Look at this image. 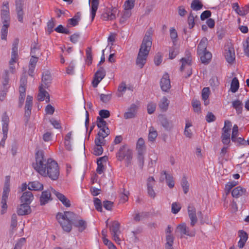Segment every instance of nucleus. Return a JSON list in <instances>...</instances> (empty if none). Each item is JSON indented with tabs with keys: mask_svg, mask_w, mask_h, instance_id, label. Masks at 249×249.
Here are the masks:
<instances>
[{
	"mask_svg": "<svg viewBox=\"0 0 249 249\" xmlns=\"http://www.w3.org/2000/svg\"><path fill=\"white\" fill-rule=\"evenodd\" d=\"M36 162L32 163L34 169L43 177H48L53 180L58 179L59 168L57 163L52 159L46 160L43 150H39L35 154Z\"/></svg>",
	"mask_w": 249,
	"mask_h": 249,
	"instance_id": "obj_1",
	"label": "nucleus"
},
{
	"mask_svg": "<svg viewBox=\"0 0 249 249\" xmlns=\"http://www.w3.org/2000/svg\"><path fill=\"white\" fill-rule=\"evenodd\" d=\"M77 215L70 211H65L64 213H58L56 218L61 225L62 229L66 232H70L72 229V225L78 229L79 232L83 231L87 227L86 221L77 218Z\"/></svg>",
	"mask_w": 249,
	"mask_h": 249,
	"instance_id": "obj_2",
	"label": "nucleus"
},
{
	"mask_svg": "<svg viewBox=\"0 0 249 249\" xmlns=\"http://www.w3.org/2000/svg\"><path fill=\"white\" fill-rule=\"evenodd\" d=\"M118 160L122 161L125 160V166L128 167L131 163L133 158V151L128 148L126 145L121 146L116 154Z\"/></svg>",
	"mask_w": 249,
	"mask_h": 249,
	"instance_id": "obj_3",
	"label": "nucleus"
},
{
	"mask_svg": "<svg viewBox=\"0 0 249 249\" xmlns=\"http://www.w3.org/2000/svg\"><path fill=\"white\" fill-rule=\"evenodd\" d=\"M151 48L141 46L136 59V64L141 69L146 63L147 57Z\"/></svg>",
	"mask_w": 249,
	"mask_h": 249,
	"instance_id": "obj_4",
	"label": "nucleus"
},
{
	"mask_svg": "<svg viewBox=\"0 0 249 249\" xmlns=\"http://www.w3.org/2000/svg\"><path fill=\"white\" fill-rule=\"evenodd\" d=\"M120 228V224L117 221H113L111 225L109 226L110 231L113 237V240L119 244L121 241V239L119 237V234L121 232Z\"/></svg>",
	"mask_w": 249,
	"mask_h": 249,
	"instance_id": "obj_5",
	"label": "nucleus"
},
{
	"mask_svg": "<svg viewBox=\"0 0 249 249\" xmlns=\"http://www.w3.org/2000/svg\"><path fill=\"white\" fill-rule=\"evenodd\" d=\"M2 131L3 137L1 139V142L4 143L7 138V134L8 131V126L9 123V118L6 112H4L2 116Z\"/></svg>",
	"mask_w": 249,
	"mask_h": 249,
	"instance_id": "obj_6",
	"label": "nucleus"
},
{
	"mask_svg": "<svg viewBox=\"0 0 249 249\" xmlns=\"http://www.w3.org/2000/svg\"><path fill=\"white\" fill-rule=\"evenodd\" d=\"M106 72L104 68L100 67L94 75V79L92 82V86L96 88L100 81L106 76Z\"/></svg>",
	"mask_w": 249,
	"mask_h": 249,
	"instance_id": "obj_7",
	"label": "nucleus"
},
{
	"mask_svg": "<svg viewBox=\"0 0 249 249\" xmlns=\"http://www.w3.org/2000/svg\"><path fill=\"white\" fill-rule=\"evenodd\" d=\"M1 18L2 23L10 24V12L9 3L7 1L3 2L1 10Z\"/></svg>",
	"mask_w": 249,
	"mask_h": 249,
	"instance_id": "obj_8",
	"label": "nucleus"
},
{
	"mask_svg": "<svg viewBox=\"0 0 249 249\" xmlns=\"http://www.w3.org/2000/svg\"><path fill=\"white\" fill-rule=\"evenodd\" d=\"M117 9L115 7L107 8L102 14L101 18L104 20H112L116 18Z\"/></svg>",
	"mask_w": 249,
	"mask_h": 249,
	"instance_id": "obj_9",
	"label": "nucleus"
},
{
	"mask_svg": "<svg viewBox=\"0 0 249 249\" xmlns=\"http://www.w3.org/2000/svg\"><path fill=\"white\" fill-rule=\"evenodd\" d=\"M52 193L54 194L58 199L66 207L71 206L70 200L63 194L58 192L53 188H51Z\"/></svg>",
	"mask_w": 249,
	"mask_h": 249,
	"instance_id": "obj_10",
	"label": "nucleus"
},
{
	"mask_svg": "<svg viewBox=\"0 0 249 249\" xmlns=\"http://www.w3.org/2000/svg\"><path fill=\"white\" fill-rule=\"evenodd\" d=\"M160 86L162 91L167 92L171 88L170 80L168 73L163 74L160 81Z\"/></svg>",
	"mask_w": 249,
	"mask_h": 249,
	"instance_id": "obj_11",
	"label": "nucleus"
},
{
	"mask_svg": "<svg viewBox=\"0 0 249 249\" xmlns=\"http://www.w3.org/2000/svg\"><path fill=\"white\" fill-rule=\"evenodd\" d=\"M51 187L47 190L42 192L41 195L40 197V202L41 205H44L49 201H52L53 198L51 197V194L52 193L51 189Z\"/></svg>",
	"mask_w": 249,
	"mask_h": 249,
	"instance_id": "obj_12",
	"label": "nucleus"
},
{
	"mask_svg": "<svg viewBox=\"0 0 249 249\" xmlns=\"http://www.w3.org/2000/svg\"><path fill=\"white\" fill-rule=\"evenodd\" d=\"M225 57L226 61L230 64H232L235 61L234 49L232 47H228L225 48Z\"/></svg>",
	"mask_w": 249,
	"mask_h": 249,
	"instance_id": "obj_13",
	"label": "nucleus"
},
{
	"mask_svg": "<svg viewBox=\"0 0 249 249\" xmlns=\"http://www.w3.org/2000/svg\"><path fill=\"white\" fill-rule=\"evenodd\" d=\"M17 212L18 215H25L30 214L31 213L30 205L22 203L18 207Z\"/></svg>",
	"mask_w": 249,
	"mask_h": 249,
	"instance_id": "obj_14",
	"label": "nucleus"
},
{
	"mask_svg": "<svg viewBox=\"0 0 249 249\" xmlns=\"http://www.w3.org/2000/svg\"><path fill=\"white\" fill-rule=\"evenodd\" d=\"M52 76L49 71L43 73L41 84L40 86H42L44 88L48 89L51 83Z\"/></svg>",
	"mask_w": 249,
	"mask_h": 249,
	"instance_id": "obj_15",
	"label": "nucleus"
},
{
	"mask_svg": "<svg viewBox=\"0 0 249 249\" xmlns=\"http://www.w3.org/2000/svg\"><path fill=\"white\" fill-rule=\"evenodd\" d=\"M45 89L43 88L42 86H39L37 100L39 101H43L46 97V102L48 103L50 102V96L48 92L45 90Z\"/></svg>",
	"mask_w": 249,
	"mask_h": 249,
	"instance_id": "obj_16",
	"label": "nucleus"
},
{
	"mask_svg": "<svg viewBox=\"0 0 249 249\" xmlns=\"http://www.w3.org/2000/svg\"><path fill=\"white\" fill-rule=\"evenodd\" d=\"M158 119L161 125L166 130H170L172 126V124L169 121L167 117L164 115H160L158 116Z\"/></svg>",
	"mask_w": 249,
	"mask_h": 249,
	"instance_id": "obj_17",
	"label": "nucleus"
},
{
	"mask_svg": "<svg viewBox=\"0 0 249 249\" xmlns=\"http://www.w3.org/2000/svg\"><path fill=\"white\" fill-rule=\"evenodd\" d=\"M34 198V196L30 191H26L23 193L20 197L21 202L30 205Z\"/></svg>",
	"mask_w": 249,
	"mask_h": 249,
	"instance_id": "obj_18",
	"label": "nucleus"
},
{
	"mask_svg": "<svg viewBox=\"0 0 249 249\" xmlns=\"http://www.w3.org/2000/svg\"><path fill=\"white\" fill-rule=\"evenodd\" d=\"M232 196L233 197L238 198L242 196L248 195L246 189L241 186H237L234 188L231 192Z\"/></svg>",
	"mask_w": 249,
	"mask_h": 249,
	"instance_id": "obj_19",
	"label": "nucleus"
},
{
	"mask_svg": "<svg viewBox=\"0 0 249 249\" xmlns=\"http://www.w3.org/2000/svg\"><path fill=\"white\" fill-rule=\"evenodd\" d=\"M151 36V32L150 31H147L141 46L151 48L152 44Z\"/></svg>",
	"mask_w": 249,
	"mask_h": 249,
	"instance_id": "obj_20",
	"label": "nucleus"
},
{
	"mask_svg": "<svg viewBox=\"0 0 249 249\" xmlns=\"http://www.w3.org/2000/svg\"><path fill=\"white\" fill-rule=\"evenodd\" d=\"M207 39L206 37L203 38L197 46V53L200 55L202 53L207 52Z\"/></svg>",
	"mask_w": 249,
	"mask_h": 249,
	"instance_id": "obj_21",
	"label": "nucleus"
},
{
	"mask_svg": "<svg viewBox=\"0 0 249 249\" xmlns=\"http://www.w3.org/2000/svg\"><path fill=\"white\" fill-rule=\"evenodd\" d=\"M27 83V77L26 75L25 74L22 75L20 80V86L19 88L20 95L25 96Z\"/></svg>",
	"mask_w": 249,
	"mask_h": 249,
	"instance_id": "obj_22",
	"label": "nucleus"
},
{
	"mask_svg": "<svg viewBox=\"0 0 249 249\" xmlns=\"http://www.w3.org/2000/svg\"><path fill=\"white\" fill-rule=\"evenodd\" d=\"M177 230L179 231L181 235H186L190 237L194 236V234L190 233L189 228L186 226L185 223L179 224L177 228Z\"/></svg>",
	"mask_w": 249,
	"mask_h": 249,
	"instance_id": "obj_23",
	"label": "nucleus"
},
{
	"mask_svg": "<svg viewBox=\"0 0 249 249\" xmlns=\"http://www.w3.org/2000/svg\"><path fill=\"white\" fill-rule=\"evenodd\" d=\"M137 108V107L136 105L132 104L128 109V111L124 114V118L125 119L134 118L136 115Z\"/></svg>",
	"mask_w": 249,
	"mask_h": 249,
	"instance_id": "obj_24",
	"label": "nucleus"
},
{
	"mask_svg": "<svg viewBox=\"0 0 249 249\" xmlns=\"http://www.w3.org/2000/svg\"><path fill=\"white\" fill-rule=\"evenodd\" d=\"M28 189L34 191H41L43 189V185L37 181L31 182L28 184Z\"/></svg>",
	"mask_w": 249,
	"mask_h": 249,
	"instance_id": "obj_25",
	"label": "nucleus"
},
{
	"mask_svg": "<svg viewBox=\"0 0 249 249\" xmlns=\"http://www.w3.org/2000/svg\"><path fill=\"white\" fill-rule=\"evenodd\" d=\"M169 103V101L165 96L163 97L160 100L159 104V107L162 112H165L167 110Z\"/></svg>",
	"mask_w": 249,
	"mask_h": 249,
	"instance_id": "obj_26",
	"label": "nucleus"
},
{
	"mask_svg": "<svg viewBox=\"0 0 249 249\" xmlns=\"http://www.w3.org/2000/svg\"><path fill=\"white\" fill-rule=\"evenodd\" d=\"M180 61L181 62L180 70V71H182L184 70L185 66H188L190 67L192 64V58L190 54H189V55H187L185 57L182 58Z\"/></svg>",
	"mask_w": 249,
	"mask_h": 249,
	"instance_id": "obj_27",
	"label": "nucleus"
},
{
	"mask_svg": "<svg viewBox=\"0 0 249 249\" xmlns=\"http://www.w3.org/2000/svg\"><path fill=\"white\" fill-rule=\"evenodd\" d=\"M162 174L165 175V178L167 185L170 188H173L175 185V181L172 175L168 174L165 171H162Z\"/></svg>",
	"mask_w": 249,
	"mask_h": 249,
	"instance_id": "obj_28",
	"label": "nucleus"
},
{
	"mask_svg": "<svg viewBox=\"0 0 249 249\" xmlns=\"http://www.w3.org/2000/svg\"><path fill=\"white\" fill-rule=\"evenodd\" d=\"M103 134L101 133H98L95 137L94 142L96 146H103L105 144L106 141L105 138L106 137L102 135Z\"/></svg>",
	"mask_w": 249,
	"mask_h": 249,
	"instance_id": "obj_29",
	"label": "nucleus"
},
{
	"mask_svg": "<svg viewBox=\"0 0 249 249\" xmlns=\"http://www.w3.org/2000/svg\"><path fill=\"white\" fill-rule=\"evenodd\" d=\"M99 5V0H92L91 7V20L93 21L96 15V11L98 9Z\"/></svg>",
	"mask_w": 249,
	"mask_h": 249,
	"instance_id": "obj_30",
	"label": "nucleus"
},
{
	"mask_svg": "<svg viewBox=\"0 0 249 249\" xmlns=\"http://www.w3.org/2000/svg\"><path fill=\"white\" fill-rule=\"evenodd\" d=\"M126 89H128L129 90H130V88H127L126 86V84L124 82H122L121 83V84L119 85L118 88V90H117V96L119 97H121L123 96V95L125 91H126Z\"/></svg>",
	"mask_w": 249,
	"mask_h": 249,
	"instance_id": "obj_31",
	"label": "nucleus"
},
{
	"mask_svg": "<svg viewBox=\"0 0 249 249\" xmlns=\"http://www.w3.org/2000/svg\"><path fill=\"white\" fill-rule=\"evenodd\" d=\"M199 56H200L201 62L203 64H207L210 62L212 57V53L209 51L204 52V53H202V54Z\"/></svg>",
	"mask_w": 249,
	"mask_h": 249,
	"instance_id": "obj_32",
	"label": "nucleus"
},
{
	"mask_svg": "<svg viewBox=\"0 0 249 249\" xmlns=\"http://www.w3.org/2000/svg\"><path fill=\"white\" fill-rule=\"evenodd\" d=\"M196 19H198V17L196 15L195 16L192 12H191L187 20L190 29H192L194 27L195 25V20Z\"/></svg>",
	"mask_w": 249,
	"mask_h": 249,
	"instance_id": "obj_33",
	"label": "nucleus"
},
{
	"mask_svg": "<svg viewBox=\"0 0 249 249\" xmlns=\"http://www.w3.org/2000/svg\"><path fill=\"white\" fill-rule=\"evenodd\" d=\"M18 47H12L11 58L9 61V64L10 65H12L16 62V60L18 57Z\"/></svg>",
	"mask_w": 249,
	"mask_h": 249,
	"instance_id": "obj_34",
	"label": "nucleus"
},
{
	"mask_svg": "<svg viewBox=\"0 0 249 249\" xmlns=\"http://www.w3.org/2000/svg\"><path fill=\"white\" fill-rule=\"evenodd\" d=\"M203 6V4L199 0H193L191 4V8L195 11L200 10Z\"/></svg>",
	"mask_w": 249,
	"mask_h": 249,
	"instance_id": "obj_35",
	"label": "nucleus"
},
{
	"mask_svg": "<svg viewBox=\"0 0 249 249\" xmlns=\"http://www.w3.org/2000/svg\"><path fill=\"white\" fill-rule=\"evenodd\" d=\"M239 83L238 79L236 77H234L232 79V80L231 81V91L233 93L236 92L238 90V89H239Z\"/></svg>",
	"mask_w": 249,
	"mask_h": 249,
	"instance_id": "obj_36",
	"label": "nucleus"
},
{
	"mask_svg": "<svg viewBox=\"0 0 249 249\" xmlns=\"http://www.w3.org/2000/svg\"><path fill=\"white\" fill-rule=\"evenodd\" d=\"M232 107L236 109L238 114L241 113L243 108V104L240 101L238 100L234 101L232 102Z\"/></svg>",
	"mask_w": 249,
	"mask_h": 249,
	"instance_id": "obj_37",
	"label": "nucleus"
},
{
	"mask_svg": "<svg viewBox=\"0 0 249 249\" xmlns=\"http://www.w3.org/2000/svg\"><path fill=\"white\" fill-rule=\"evenodd\" d=\"M3 23L1 29V38L2 40H6L8 33V28L9 27V23Z\"/></svg>",
	"mask_w": 249,
	"mask_h": 249,
	"instance_id": "obj_38",
	"label": "nucleus"
},
{
	"mask_svg": "<svg viewBox=\"0 0 249 249\" xmlns=\"http://www.w3.org/2000/svg\"><path fill=\"white\" fill-rule=\"evenodd\" d=\"M86 61L88 65L89 66L91 64L92 61V55L91 47H89L86 49Z\"/></svg>",
	"mask_w": 249,
	"mask_h": 249,
	"instance_id": "obj_39",
	"label": "nucleus"
},
{
	"mask_svg": "<svg viewBox=\"0 0 249 249\" xmlns=\"http://www.w3.org/2000/svg\"><path fill=\"white\" fill-rule=\"evenodd\" d=\"M181 185L182 187L184 193L186 194L189 191V184L188 181L187 180L185 176H184L182 178Z\"/></svg>",
	"mask_w": 249,
	"mask_h": 249,
	"instance_id": "obj_40",
	"label": "nucleus"
},
{
	"mask_svg": "<svg viewBox=\"0 0 249 249\" xmlns=\"http://www.w3.org/2000/svg\"><path fill=\"white\" fill-rule=\"evenodd\" d=\"M131 15V12L129 10H125L124 11L121 18L120 19V22L121 24H124L125 23L126 20L130 17Z\"/></svg>",
	"mask_w": 249,
	"mask_h": 249,
	"instance_id": "obj_41",
	"label": "nucleus"
},
{
	"mask_svg": "<svg viewBox=\"0 0 249 249\" xmlns=\"http://www.w3.org/2000/svg\"><path fill=\"white\" fill-rule=\"evenodd\" d=\"M129 194V193L128 191H126L124 189H123V192H122L120 195V201L122 203H124L126 202L128 199Z\"/></svg>",
	"mask_w": 249,
	"mask_h": 249,
	"instance_id": "obj_42",
	"label": "nucleus"
},
{
	"mask_svg": "<svg viewBox=\"0 0 249 249\" xmlns=\"http://www.w3.org/2000/svg\"><path fill=\"white\" fill-rule=\"evenodd\" d=\"M192 105L194 108V110L195 112H200V102L198 100L193 99L192 102Z\"/></svg>",
	"mask_w": 249,
	"mask_h": 249,
	"instance_id": "obj_43",
	"label": "nucleus"
},
{
	"mask_svg": "<svg viewBox=\"0 0 249 249\" xmlns=\"http://www.w3.org/2000/svg\"><path fill=\"white\" fill-rule=\"evenodd\" d=\"M94 205L95 207V209L100 212H102V204L101 200L97 197H94Z\"/></svg>",
	"mask_w": 249,
	"mask_h": 249,
	"instance_id": "obj_44",
	"label": "nucleus"
},
{
	"mask_svg": "<svg viewBox=\"0 0 249 249\" xmlns=\"http://www.w3.org/2000/svg\"><path fill=\"white\" fill-rule=\"evenodd\" d=\"M96 124L98 128L108 127L106 121L99 117H97Z\"/></svg>",
	"mask_w": 249,
	"mask_h": 249,
	"instance_id": "obj_45",
	"label": "nucleus"
},
{
	"mask_svg": "<svg viewBox=\"0 0 249 249\" xmlns=\"http://www.w3.org/2000/svg\"><path fill=\"white\" fill-rule=\"evenodd\" d=\"M158 135L156 130H154L153 127H150L148 139L151 141H153L157 138Z\"/></svg>",
	"mask_w": 249,
	"mask_h": 249,
	"instance_id": "obj_46",
	"label": "nucleus"
},
{
	"mask_svg": "<svg viewBox=\"0 0 249 249\" xmlns=\"http://www.w3.org/2000/svg\"><path fill=\"white\" fill-rule=\"evenodd\" d=\"M55 26L54 21L53 18L49 20L47 25V31L49 34H51L53 32V29Z\"/></svg>",
	"mask_w": 249,
	"mask_h": 249,
	"instance_id": "obj_47",
	"label": "nucleus"
},
{
	"mask_svg": "<svg viewBox=\"0 0 249 249\" xmlns=\"http://www.w3.org/2000/svg\"><path fill=\"white\" fill-rule=\"evenodd\" d=\"M124 10H129L133 8L134 6V0H127L124 4Z\"/></svg>",
	"mask_w": 249,
	"mask_h": 249,
	"instance_id": "obj_48",
	"label": "nucleus"
},
{
	"mask_svg": "<svg viewBox=\"0 0 249 249\" xmlns=\"http://www.w3.org/2000/svg\"><path fill=\"white\" fill-rule=\"evenodd\" d=\"M230 135V134L222 133L221 140L224 144L228 145L231 142Z\"/></svg>",
	"mask_w": 249,
	"mask_h": 249,
	"instance_id": "obj_49",
	"label": "nucleus"
},
{
	"mask_svg": "<svg viewBox=\"0 0 249 249\" xmlns=\"http://www.w3.org/2000/svg\"><path fill=\"white\" fill-rule=\"evenodd\" d=\"M170 36L173 43L175 44L177 41V38L178 37V33L175 28H172L170 29Z\"/></svg>",
	"mask_w": 249,
	"mask_h": 249,
	"instance_id": "obj_50",
	"label": "nucleus"
},
{
	"mask_svg": "<svg viewBox=\"0 0 249 249\" xmlns=\"http://www.w3.org/2000/svg\"><path fill=\"white\" fill-rule=\"evenodd\" d=\"M16 12L23 11L24 1L23 0H16Z\"/></svg>",
	"mask_w": 249,
	"mask_h": 249,
	"instance_id": "obj_51",
	"label": "nucleus"
},
{
	"mask_svg": "<svg viewBox=\"0 0 249 249\" xmlns=\"http://www.w3.org/2000/svg\"><path fill=\"white\" fill-rule=\"evenodd\" d=\"M32 105H26L25 106V113L24 116L27 119L28 121L29 119L31 114V110H32Z\"/></svg>",
	"mask_w": 249,
	"mask_h": 249,
	"instance_id": "obj_52",
	"label": "nucleus"
},
{
	"mask_svg": "<svg viewBox=\"0 0 249 249\" xmlns=\"http://www.w3.org/2000/svg\"><path fill=\"white\" fill-rule=\"evenodd\" d=\"M162 55L160 53H158L154 57V63L156 66H159L162 62Z\"/></svg>",
	"mask_w": 249,
	"mask_h": 249,
	"instance_id": "obj_53",
	"label": "nucleus"
},
{
	"mask_svg": "<svg viewBox=\"0 0 249 249\" xmlns=\"http://www.w3.org/2000/svg\"><path fill=\"white\" fill-rule=\"evenodd\" d=\"M25 242V238L23 237L20 238L16 244L14 249H21Z\"/></svg>",
	"mask_w": 249,
	"mask_h": 249,
	"instance_id": "obj_54",
	"label": "nucleus"
},
{
	"mask_svg": "<svg viewBox=\"0 0 249 249\" xmlns=\"http://www.w3.org/2000/svg\"><path fill=\"white\" fill-rule=\"evenodd\" d=\"M156 108V104L151 102L147 105V112L149 114H151L154 112Z\"/></svg>",
	"mask_w": 249,
	"mask_h": 249,
	"instance_id": "obj_55",
	"label": "nucleus"
},
{
	"mask_svg": "<svg viewBox=\"0 0 249 249\" xmlns=\"http://www.w3.org/2000/svg\"><path fill=\"white\" fill-rule=\"evenodd\" d=\"M103 148L102 146H95L93 149V153L96 156H99L102 154Z\"/></svg>",
	"mask_w": 249,
	"mask_h": 249,
	"instance_id": "obj_56",
	"label": "nucleus"
},
{
	"mask_svg": "<svg viewBox=\"0 0 249 249\" xmlns=\"http://www.w3.org/2000/svg\"><path fill=\"white\" fill-rule=\"evenodd\" d=\"M166 243L165 246H173L174 237L171 234H167L166 236Z\"/></svg>",
	"mask_w": 249,
	"mask_h": 249,
	"instance_id": "obj_57",
	"label": "nucleus"
},
{
	"mask_svg": "<svg viewBox=\"0 0 249 249\" xmlns=\"http://www.w3.org/2000/svg\"><path fill=\"white\" fill-rule=\"evenodd\" d=\"M249 13V5H246L244 7L240 8L238 15L241 16L246 15Z\"/></svg>",
	"mask_w": 249,
	"mask_h": 249,
	"instance_id": "obj_58",
	"label": "nucleus"
},
{
	"mask_svg": "<svg viewBox=\"0 0 249 249\" xmlns=\"http://www.w3.org/2000/svg\"><path fill=\"white\" fill-rule=\"evenodd\" d=\"M17 216L15 213H13L11 216L10 227L14 229L17 226Z\"/></svg>",
	"mask_w": 249,
	"mask_h": 249,
	"instance_id": "obj_59",
	"label": "nucleus"
},
{
	"mask_svg": "<svg viewBox=\"0 0 249 249\" xmlns=\"http://www.w3.org/2000/svg\"><path fill=\"white\" fill-rule=\"evenodd\" d=\"M103 205L107 210L110 211L113 206V202L108 200H105L103 202Z\"/></svg>",
	"mask_w": 249,
	"mask_h": 249,
	"instance_id": "obj_60",
	"label": "nucleus"
},
{
	"mask_svg": "<svg viewBox=\"0 0 249 249\" xmlns=\"http://www.w3.org/2000/svg\"><path fill=\"white\" fill-rule=\"evenodd\" d=\"M99 116L100 118L102 119H106L108 118L110 116V112L108 110L102 109L99 111Z\"/></svg>",
	"mask_w": 249,
	"mask_h": 249,
	"instance_id": "obj_61",
	"label": "nucleus"
},
{
	"mask_svg": "<svg viewBox=\"0 0 249 249\" xmlns=\"http://www.w3.org/2000/svg\"><path fill=\"white\" fill-rule=\"evenodd\" d=\"M100 100L101 101L105 103H107L108 102L111 97V94H101L100 95Z\"/></svg>",
	"mask_w": 249,
	"mask_h": 249,
	"instance_id": "obj_62",
	"label": "nucleus"
},
{
	"mask_svg": "<svg viewBox=\"0 0 249 249\" xmlns=\"http://www.w3.org/2000/svg\"><path fill=\"white\" fill-rule=\"evenodd\" d=\"M181 207L177 202H173L172 204V212L174 213H177L180 210Z\"/></svg>",
	"mask_w": 249,
	"mask_h": 249,
	"instance_id": "obj_63",
	"label": "nucleus"
},
{
	"mask_svg": "<svg viewBox=\"0 0 249 249\" xmlns=\"http://www.w3.org/2000/svg\"><path fill=\"white\" fill-rule=\"evenodd\" d=\"M244 52L249 57V36L247 38L246 42L244 44Z\"/></svg>",
	"mask_w": 249,
	"mask_h": 249,
	"instance_id": "obj_64",
	"label": "nucleus"
}]
</instances>
